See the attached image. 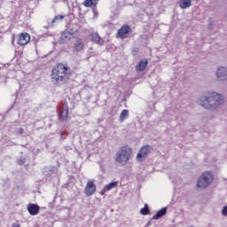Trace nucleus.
Returning <instances> with one entry per match:
<instances>
[{"label": "nucleus", "mask_w": 227, "mask_h": 227, "mask_svg": "<svg viewBox=\"0 0 227 227\" xmlns=\"http://www.w3.org/2000/svg\"><path fill=\"white\" fill-rule=\"evenodd\" d=\"M69 68L65 64H57L51 70V81L54 86H63L70 80L72 74Z\"/></svg>", "instance_id": "f257e3e1"}, {"label": "nucleus", "mask_w": 227, "mask_h": 227, "mask_svg": "<svg viewBox=\"0 0 227 227\" xmlns=\"http://www.w3.org/2000/svg\"><path fill=\"white\" fill-rule=\"evenodd\" d=\"M224 103V98L216 92H211L202 96L199 99V104L204 109H215L218 106Z\"/></svg>", "instance_id": "f03ea898"}, {"label": "nucleus", "mask_w": 227, "mask_h": 227, "mask_svg": "<svg viewBox=\"0 0 227 227\" xmlns=\"http://www.w3.org/2000/svg\"><path fill=\"white\" fill-rule=\"evenodd\" d=\"M130 155H132V148L123 145L115 155V162L125 166L130 160Z\"/></svg>", "instance_id": "7ed1b4c3"}, {"label": "nucleus", "mask_w": 227, "mask_h": 227, "mask_svg": "<svg viewBox=\"0 0 227 227\" xmlns=\"http://www.w3.org/2000/svg\"><path fill=\"white\" fill-rule=\"evenodd\" d=\"M214 182V174L210 171H206L201 174L197 181L198 189H207L209 185H212Z\"/></svg>", "instance_id": "20e7f679"}, {"label": "nucleus", "mask_w": 227, "mask_h": 227, "mask_svg": "<svg viewBox=\"0 0 227 227\" xmlns=\"http://www.w3.org/2000/svg\"><path fill=\"white\" fill-rule=\"evenodd\" d=\"M150 154V145L143 146L137 154V162H143Z\"/></svg>", "instance_id": "39448f33"}, {"label": "nucleus", "mask_w": 227, "mask_h": 227, "mask_svg": "<svg viewBox=\"0 0 227 227\" xmlns=\"http://www.w3.org/2000/svg\"><path fill=\"white\" fill-rule=\"evenodd\" d=\"M97 192V185L95 184V181L90 180L87 182V184L84 189L85 196H93Z\"/></svg>", "instance_id": "423d86ee"}, {"label": "nucleus", "mask_w": 227, "mask_h": 227, "mask_svg": "<svg viewBox=\"0 0 227 227\" xmlns=\"http://www.w3.org/2000/svg\"><path fill=\"white\" fill-rule=\"evenodd\" d=\"M31 41V35L27 33H22L19 35L18 44L19 45H27Z\"/></svg>", "instance_id": "0eeeda50"}, {"label": "nucleus", "mask_w": 227, "mask_h": 227, "mask_svg": "<svg viewBox=\"0 0 227 227\" xmlns=\"http://www.w3.org/2000/svg\"><path fill=\"white\" fill-rule=\"evenodd\" d=\"M132 31L129 26L125 25L122 26L119 30L117 35L120 36V38H127L129 36V33Z\"/></svg>", "instance_id": "6e6552de"}, {"label": "nucleus", "mask_w": 227, "mask_h": 227, "mask_svg": "<svg viewBox=\"0 0 227 227\" xmlns=\"http://www.w3.org/2000/svg\"><path fill=\"white\" fill-rule=\"evenodd\" d=\"M74 36V34L70 31H64L61 34V37L59 39V43H67V42H70L72 40V37Z\"/></svg>", "instance_id": "1a4fd4ad"}, {"label": "nucleus", "mask_w": 227, "mask_h": 227, "mask_svg": "<svg viewBox=\"0 0 227 227\" xmlns=\"http://www.w3.org/2000/svg\"><path fill=\"white\" fill-rule=\"evenodd\" d=\"M27 211L30 215H38V214L40 213V206L36 204H29L27 206Z\"/></svg>", "instance_id": "9d476101"}, {"label": "nucleus", "mask_w": 227, "mask_h": 227, "mask_svg": "<svg viewBox=\"0 0 227 227\" xmlns=\"http://www.w3.org/2000/svg\"><path fill=\"white\" fill-rule=\"evenodd\" d=\"M59 114L61 120H67V118H68V104L67 102L62 104Z\"/></svg>", "instance_id": "9b49d317"}, {"label": "nucleus", "mask_w": 227, "mask_h": 227, "mask_svg": "<svg viewBox=\"0 0 227 227\" xmlns=\"http://www.w3.org/2000/svg\"><path fill=\"white\" fill-rule=\"evenodd\" d=\"M90 40L91 42H94L95 43H98V45H104L105 41L100 37L98 33H92L90 35Z\"/></svg>", "instance_id": "f8f14e48"}, {"label": "nucleus", "mask_w": 227, "mask_h": 227, "mask_svg": "<svg viewBox=\"0 0 227 227\" xmlns=\"http://www.w3.org/2000/svg\"><path fill=\"white\" fill-rule=\"evenodd\" d=\"M227 75V69L224 67H220L217 69L216 72V77L217 79H219L220 81H224V77H226Z\"/></svg>", "instance_id": "ddd939ff"}, {"label": "nucleus", "mask_w": 227, "mask_h": 227, "mask_svg": "<svg viewBox=\"0 0 227 227\" xmlns=\"http://www.w3.org/2000/svg\"><path fill=\"white\" fill-rule=\"evenodd\" d=\"M146 67H148V60H140L138 65L136 67V71L144 72V70L146 69Z\"/></svg>", "instance_id": "4468645a"}, {"label": "nucleus", "mask_w": 227, "mask_h": 227, "mask_svg": "<svg viewBox=\"0 0 227 227\" xmlns=\"http://www.w3.org/2000/svg\"><path fill=\"white\" fill-rule=\"evenodd\" d=\"M168 212V208L167 207H162L161 209H160L155 215L153 216V219H160V217H164V215H166Z\"/></svg>", "instance_id": "2eb2a0df"}, {"label": "nucleus", "mask_w": 227, "mask_h": 227, "mask_svg": "<svg viewBox=\"0 0 227 227\" xmlns=\"http://www.w3.org/2000/svg\"><path fill=\"white\" fill-rule=\"evenodd\" d=\"M192 1L191 0H180L179 6L182 10L186 8H191Z\"/></svg>", "instance_id": "dca6fc26"}, {"label": "nucleus", "mask_w": 227, "mask_h": 227, "mask_svg": "<svg viewBox=\"0 0 227 227\" xmlns=\"http://www.w3.org/2000/svg\"><path fill=\"white\" fill-rule=\"evenodd\" d=\"M119 184H120V182L114 181V182L105 185V191H107L109 192V191H113V189H116V187H118Z\"/></svg>", "instance_id": "f3484780"}, {"label": "nucleus", "mask_w": 227, "mask_h": 227, "mask_svg": "<svg viewBox=\"0 0 227 227\" xmlns=\"http://www.w3.org/2000/svg\"><path fill=\"white\" fill-rule=\"evenodd\" d=\"M74 49L77 52L81 51L82 49H84V41H82V39L77 40L74 44Z\"/></svg>", "instance_id": "a211bd4d"}, {"label": "nucleus", "mask_w": 227, "mask_h": 227, "mask_svg": "<svg viewBox=\"0 0 227 227\" xmlns=\"http://www.w3.org/2000/svg\"><path fill=\"white\" fill-rule=\"evenodd\" d=\"M99 1L100 0H85L84 6H86V8H91V6H97Z\"/></svg>", "instance_id": "6ab92c4d"}, {"label": "nucleus", "mask_w": 227, "mask_h": 227, "mask_svg": "<svg viewBox=\"0 0 227 227\" xmlns=\"http://www.w3.org/2000/svg\"><path fill=\"white\" fill-rule=\"evenodd\" d=\"M127 118H129V110H127V109L122 110L120 114V121L123 122V121H125V120H127Z\"/></svg>", "instance_id": "aec40b11"}, {"label": "nucleus", "mask_w": 227, "mask_h": 227, "mask_svg": "<svg viewBox=\"0 0 227 227\" xmlns=\"http://www.w3.org/2000/svg\"><path fill=\"white\" fill-rule=\"evenodd\" d=\"M63 19H65V16L63 15L55 16L51 20V24L49 25V27H54V24H56L58 20H63Z\"/></svg>", "instance_id": "412c9836"}, {"label": "nucleus", "mask_w": 227, "mask_h": 227, "mask_svg": "<svg viewBox=\"0 0 227 227\" xmlns=\"http://www.w3.org/2000/svg\"><path fill=\"white\" fill-rule=\"evenodd\" d=\"M140 214L142 215H148V214H150V207H148V204H145V207L140 209Z\"/></svg>", "instance_id": "4be33fe9"}, {"label": "nucleus", "mask_w": 227, "mask_h": 227, "mask_svg": "<svg viewBox=\"0 0 227 227\" xmlns=\"http://www.w3.org/2000/svg\"><path fill=\"white\" fill-rule=\"evenodd\" d=\"M25 163H26V158L20 157V159H18V164H20V166H22Z\"/></svg>", "instance_id": "5701e85b"}, {"label": "nucleus", "mask_w": 227, "mask_h": 227, "mask_svg": "<svg viewBox=\"0 0 227 227\" xmlns=\"http://www.w3.org/2000/svg\"><path fill=\"white\" fill-rule=\"evenodd\" d=\"M222 215H223L224 217L227 216V206H224L222 209Z\"/></svg>", "instance_id": "b1692460"}, {"label": "nucleus", "mask_w": 227, "mask_h": 227, "mask_svg": "<svg viewBox=\"0 0 227 227\" xmlns=\"http://www.w3.org/2000/svg\"><path fill=\"white\" fill-rule=\"evenodd\" d=\"M106 192H108L107 190H106V186L104 187V189L100 192L101 196H104V194H106Z\"/></svg>", "instance_id": "393cba45"}, {"label": "nucleus", "mask_w": 227, "mask_h": 227, "mask_svg": "<svg viewBox=\"0 0 227 227\" xmlns=\"http://www.w3.org/2000/svg\"><path fill=\"white\" fill-rule=\"evenodd\" d=\"M12 227H20V224H19V223H13V224H12Z\"/></svg>", "instance_id": "a878e982"}, {"label": "nucleus", "mask_w": 227, "mask_h": 227, "mask_svg": "<svg viewBox=\"0 0 227 227\" xmlns=\"http://www.w3.org/2000/svg\"><path fill=\"white\" fill-rule=\"evenodd\" d=\"M94 14H95V15H98V13L97 12V11H94Z\"/></svg>", "instance_id": "bb28decb"}, {"label": "nucleus", "mask_w": 227, "mask_h": 227, "mask_svg": "<svg viewBox=\"0 0 227 227\" xmlns=\"http://www.w3.org/2000/svg\"><path fill=\"white\" fill-rule=\"evenodd\" d=\"M62 1H64V3H65V2H67V0H62Z\"/></svg>", "instance_id": "cd10ccee"}, {"label": "nucleus", "mask_w": 227, "mask_h": 227, "mask_svg": "<svg viewBox=\"0 0 227 227\" xmlns=\"http://www.w3.org/2000/svg\"><path fill=\"white\" fill-rule=\"evenodd\" d=\"M22 130H23V129L20 130L21 134H22Z\"/></svg>", "instance_id": "c85d7f7f"}, {"label": "nucleus", "mask_w": 227, "mask_h": 227, "mask_svg": "<svg viewBox=\"0 0 227 227\" xmlns=\"http://www.w3.org/2000/svg\"><path fill=\"white\" fill-rule=\"evenodd\" d=\"M22 130H23V129L20 130L21 134H22Z\"/></svg>", "instance_id": "c756f323"}, {"label": "nucleus", "mask_w": 227, "mask_h": 227, "mask_svg": "<svg viewBox=\"0 0 227 227\" xmlns=\"http://www.w3.org/2000/svg\"><path fill=\"white\" fill-rule=\"evenodd\" d=\"M22 130H23V129L20 130L21 134H22Z\"/></svg>", "instance_id": "7c9ffc66"}]
</instances>
